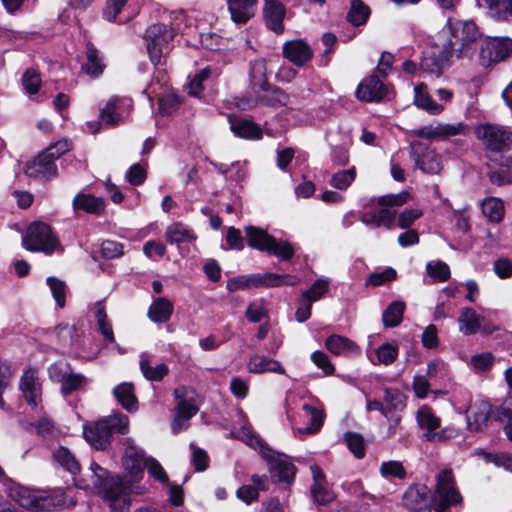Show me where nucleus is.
<instances>
[{
	"label": "nucleus",
	"mask_w": 512,
	"mask_h": 512,
	"mask_svg": "<svg viewBox=\"0 0 512 512\" xmlns=\"http://www.w3.org/2000/svg\"><path fill=\"white\" fill-rule=\"evenodd\" d=\"M405 304L402 301H393L385 309L382 315L383 324L385 327L398 326L403 318Z\"/></svg>",
	"instance_id": "42"
},
{
	"label": "nucleus",
	"mask_w": 512,
	"mask_h": 512,
	"mask_svg": "<svg viewBox=\"0 0 512 512\" xmlns=\"http://www.w3.org/2000/svg\"><path fill=\"white\" fill-rule=\"evenodd\" d=\"M229 123L231 131L239 137L246 139H260L262 137L260 127L250 120L229 117Z\"/></svg>",
	"instance_id": "28"
},
{
	"label": "nucleus",
	"mask_w": 512,
	"mask_h": 512,
	"mask_svg": "<svg viewBox=\"0 0 512 512\" xmlns=\"http://www.w3.org/2000/svg\"><path fill=\"white\" fill-rule=\"evenodd\" d=\"M483 214L494 223H499L504 217V205L500 199L487 198L482 202Z\"/></svg>",
	"instance_id": "45"
},
{
	"label": "nucleus",
	"mask_w": 512,
	"mask_h": 512,
	"mask_svg": "<svg viewBox=\"0 0 512 512\" xmlns=\"http://www.w3.org/2000/svg\"><path fill=\"white\" fill-rule=\"evenodd\" d=\"M165 238L170 244H180L195 241L197 236L182 222H175L166 228Z\"/></svg>",
	"instance_id": "32"
},
{
	"label": "nucleus",
	"mask_w": 512,
	"mask_h": 512,
	"mask_svg": "<svg viewBox=\"0 0 512 512\" xmlns=\"http://www.w3.org/2000/svg\"><path fill=\"white\" fill-rule=\"evenodd\" d=\"M140 370L143 376L149 381H161L169 372L166 364L162 363L155 367L150 365V362L144 356L140 360Z\"/></svg>",
	"instance_id": "46"
},
{
	"label": "nucleus",
	"mask_w": 512,
	"mask_h": 512,
	"mask_svg": "<svg viewBox=\"0 0 512 512\" xmlns=\"http://www.w3.org/2000/svg\"><path fill=\"white\" fill-rule=\"evenodd\" d=\"M302 409L306 413L309 424L305 428H300L298 431L302 434H314L318 432L322 425H323V419H324V413L322 410H319L315 407H312L309 404H304L302 406Z\"/></svg>",
	"instance_id": "41"
},
{
	"label": "nucleus",
	"mask_w": 512,
	"mask_h": 512,
	"mask_svg": "<svg viewBox=\"0 0 512 512\" xmlns=\"http://www.w3.org/2000/svg\"><path fill=\"white\" fill-rule=\"evenodd\" d=\"M86 63L82 66V69L92 77H98L104 71L105 65L99 56L98 50L91 44L88 43L86 47Z\"/></svg>",
	"instance_id": "39"
},
{
	"label": "nucleus",
	"mask_w": 512,
	"mask_h": 512,
	"mask_svg": "<svg viewBox=\"0 0 512 512\" xmlns=\"http://www.w3.org/2000/svg\"><path fill=\"white\" fill-rule=\"evenodd\" d=\"M90 470V481L94 488L102 489L105 492L111 488L109 472L105 468L93 462L90 466Z\"/></svg>",
	"instance_id": "47"
},
{
	"label": "nucleus",
	"mask_w": 512,
	"mask_h": 512,
	"mask_svg": "<svg viewBox=\"0 0 512 512\" xmlns=\"http://www.w3.org/2000/svg\"><path fill=\"white\" fill-rule=\"evenodd\" d=\"M54 334L60 344L64 347H71L80 340V333L75 326L68 324H60L55 327Z\"/></svg>",
	"instance_id": "43"
},
{
	"label": "nucleus",
	"mask_w": 512,
	"mask_h": 512,
	"mask_svg": "<svg viewBox=\"0 0 512 512\" xmlns=\"http://www.w3.org/2000/svg\"><path fill=\"white\" fill-rule=\"evenodd\" d=\"M248 370L251 373L273 372L285 374V369L279 361L258 354L250 357Z\"/></svg>",
	"instance_id": "26"
},
{
	"label": "nucleus",
	"mask_w": 512,
	"mask_h": 512,
	"mask_svg": "<svg viewBox=\"0 0 512 512\" xmlns=\"http://www.w3.org/2000/svg\"><path fill=\"white\" fill-rule=\"evenodd\" d=\"M257 99L270 107H281L287 105L289 95L277 86L269 85L256 94Z\"/></svg>",
	"instance_id": "31"
},
{
	"label": "nucleus",
	"mask_w": 512,
	"mask_h": 512,
	"mask_svg": "<svg viewBox=\"0 0 512 512\" xmlns=\"http://www.w3.org/2000/svg\"><path fill=\"white\" fill-rule=\"evenodd\" d=\"M474 134L488 151L508 154L512 150V132L502 126L491 123L480 124L475 128Z\"/></svg>",
	"instance_id": "6"
},
{
	"label": "nucleus",
	"mask_w": 512,
	"mask_h": 512,
	"mask_svg": "<svg viewBox=\"0 0 512 512\" xmlns=\"http://www.w3.org/2000/svg\"><path fill=\"white\" fill-rule=\"evenodd\" d=\"M258 0H228L231 18L239 24L246 23L255 14Z\"/></svg>",
	"instance_id": "25"
},
{
	"label": "nucleus",
	"mask_w": 512,
	"mask_h": 512,
	"mask_svg": "<svg viewBox=\"0 0 512 512\" xmlns=\"http://www.w3.org/2000/svg\"><path fill=\"white\" fill-rule=\"evenodd\" d=\"M386 95L387 88L376 75H371L362 80L356 90V97L366 102L381 101Z\"/></svg>",
	"instance_id": "16"
},
{
	"label": "nucleus",
	"mask_w": 512,
	"mask_h": 512,
	"mask_svg": "<svg viewBox=\"0 0 512 512\" xmlns=\"http://www.w3.org/2000/svg\"><path fill=\"white\" fill-rule=\"evenodd\" d=\"M173 29L164 23L150 25L144 34L149 58L154 65L165 64V57L171 50Z\"/></svg>",
	"instance_id": "4"
},
{
	"label": "nucleus",
	"mask_w": 512,
	"mask_h": 512,
	"mask_svg": "<svg viewBox=\"0 0 512 512\" xmlns=\"http://www.w3.org/2000/svg\"><path fill=\"white\" fill-rule=\"evenodd\" d=\"M460 501L461 495L455 486L453 471L449 468L443 469L436 475L435 511L444 512Z\"/></svg>",
	"instance_id": "9"
},
{
	"label": "nucleus",
	"mask_w": 512,
	"mask_h": 512,
	"mask_svg": "<svg viewBox=\"0 0 512 512\" xmlns=\"http://www.w3.org/2000/svg\"><path fill=\"white\" fill-rule=\"evenodd\" d=\"M416 418L420 428L426 430L423 438L427 441L442 442L457 435V432L451 428H443L440 431H436L440 427V418L427 406H423L418 410Z\"/></svg>",
	"instance_id": "11"
},
{
	"label": "nucleus",
	"mask_w": 512,
	"mask_h": 512,
	"mask_svg": "<svg viewBox=\"0 0 512 512\" xmlns=\"http://www.w3.org/2000/svg\"><path fill=\"white\" fill-rule=\"evenodd\" d=\"M125 452L122 458L124 469L132 476L138 477L144 472L148 459L142 449L138 448L130 438L125 440Z\"/></svg>",
	"instance_id": "15"
},
{
	"label": "nucleus",
	"mask_w": 512,
	"mask_h": 512,
	"mask_svg": "<svg viewBox=\"0 0 512 512\" xmlns=\"http://www.w3.org/2000/svg\"><path fill=\"white\" fill-rule=\"evenodd\" d=\"M485 319L478 315L472 308H462L459 323L460 331L465 335L475 334L477 331L482 330L485 333H492L494 328L484 324Z\"/></svg>",
	"instance_id": "21"
},
{
	"label": "nucleus",
	"mask_w": 512,
	"mask_h": 512,
	"mask_svg": "<svg viewBox=\"0 0 512 512\" xmlns=\"http://www.w3.org/2000/svg\"><path fill=\"white\" fill-rule=\"evenodd\" d=\"M106 498L109 500L111 508L120 512H124L130 505L129 496L118 488L107 490Z\"/></svg>",
	"instance_id": "48"
},
{
	"label": "nucleus",
	"mask_w": 512,
	"mask_h": 512,
	"mask_svg": "<svg viewBox=\"0 0 512 512\" xmlns=\"http://www.w3.org/2000/svg\"><path fill=\"white\" fill-rule=\"evenodd\" d=\"M300 282V279L292 275H279L275 273H265L263 275H254L252 277L239 276L228 281L227 288L230 291L246 289L249 287H277L281 285L294 286Z\"/></svg>",
	"instance_id": "8"
},
{
	"label": "nucleus",
	"mask_w": 512,
	"mask_h": 512,
	"mask_svg": "<svg viewBox=\"0 0 512 512\" xmlns=\"http://www.w3.org/2000/svg\"><path fill=\"white\" fill-rule=\"evenodd\" d=\"M120 99L112 97L100 111V120L108 126H117L123 122V117L119 112Z\"/></svg>",
	"instance_id": "38"
},
{
	"label": "nucleus",
	"mask_w": 512,
	"mask_h": 512,
	"mask_svg": "<svg viewBox=\"0 0 512 512\" xmlns=\"http://www.w3.org/2000/svg\"><path fill=\"white\" fill-rule=\"evenodd\" d=\"M181 104L180 98L176 94H166L159 98L158 105L162 114L169 115L176 111Z\"/></svg>",
	"instance_id": "58"
},
{
	"label": "nucleus",
	"mask_w": 512,
	"mask_h": 512,
	"mask_svg": "<svg viewBox=\"0 0 512 512\" xmlns=\"http://www.w3.org/2000/svg\"><path fill=\"white\" fill-rule=\"evenodd\" d=\"M370 15V9L362 0H352L347 20L354 26H361L366 23Z\"/></svg>",
	"instance_id": "44"
},
{
	"label": "nucleus",
	"mask_w": 512,
	"mask_h": 512,
	"mask_svg": "<svg viewBox=\"0 0 512 512\" xmlns=\"http://www.w3.org/2000/svg\"><path fill=\"white\" fill-rule=\"evenodd\" d=\"M396 277V270L391 267H388L381 272H375L370 274L369 278L366 280V285H372L374 287H377L386 282H391L395 280Z\"/></svg>",
	"instance_id": "56"
},
{
	"label": "nucleus",
	"mask_w": 512,
	"mask_h": 512,
	"mask_svg": "<svg viewBox=\"0 0 512 512\" xmlns=\"http://www.w3.org/2000/svg\"><path fill=\"white\" fill-rule=\"evenodd\" d=\"M22 85L30 95L36 94L41 85L40 76L33 69H28L22 76Z\"/></svg>",
	"instance_id": "57"
},
{
	"label": "nucleus",
	"mask_w": 512,
	"mask_h": 512,
	"mask_svg": "<svg viewBox=\"0 0 512 512\" xmlns=\"http://www.w3.org/2000/svg\"><path fill=\"white\" fill-rule=\"evenodd\" d=\"M403 505L412 512H430L431 501L425 486H411L403 495Z\"/></svg>",
	"instance_id": "18"
},
{
	"label": "nucleus",
	"mask_w": 512,
	"mask_h": 512,
	"mask_svg": "<svg viewBox=\"0 0 512 512\" xmlns=\"http://www.w3.org/2000/svg\"><path fill=\"white\" fill-rule=\"evenodd\" d=\"M329 283L327 280L318 279L314 282L312 287L304 291L301 295L303 299H307L311 304L319 300L327 291Z\"/></svg>",
	"instance_id": "55"
},
{
	"label": "nucleus",
	"mask_w": 512,
	"mask_h": 512,
	"mask_svg": "<svg viewBox=\"0 0 512 512\" xmlns=\"http://www.w3.org/2000/svg\"><path fill=\"white\" fill-rule=\"evenodd\" d=\"M286 14L285 6L278 0H266L263 8L265 25L270 30L280 34L284 30L283 20Z\"/></svg>",
	"instance_id": "20"
},
{
	"label": "nucleus",
	"mask_w": 512,
	"mask_h": 512,
	"mask_svg": "<svg viewBox=\"0 0 512 512\" xmlns=\"http://www.w3.org/2000/svg\"><path fill=\"white\" fill-rule=\"evenodd\" d=\"M421 148V153L414 150L412 153L413 159L423 172L428 174H438L442 170L441 157L434 151L422 144H418Z\"/></svg>",
	"instance_id": "24"
},
{
	"label": "nucleus",
	"mask_w": 512,
	"mask_h": 512,
	"mask_svg": "<svg viewBox=\"0 0 512 512\" xmlns=\"http://www.w3.org/2000/svg\"><path fill=\"white\" fill-rule=\"evenodd\" d=\"M173 312V304L165 297H159L153 301L148 316L153 322L164 323L169 320Z\"/></svg>",
	"instance_id": "35"
},
{
	"label": "nucleus",
	"mask_w": 512,
	"mask_h": 512,
	"mask_svg": "<svg viewBox=\"0 0 512 512\" xmlns=\"http://www.w3.org/2000/svg\"><path fill=\"white\" fill-rule=\"evenodd\" d=\"M113 394L121 406L128 412H134L138 409V401L132 383L124 382L117 385L113 389Z\"/></svg>",
	"instance_id": "29"
},
{
	"label": "nucleus",
	"mask_w": 512,
	"mask_h": 512,
	"mask_svg": "<svg viewBox=\"0 0 512 512\" xmlns=\"http://www.w3.org/2000/svg\"><path fill=\"white\" fill-rule=\"evenodd\" d=\"M427 274L435 281L444 282L450 277L449 266L442 261H430L426 265Z\"/></svg>",
	"instance_id": "53"
},
{
	"label": "nucleus",
	"mask_w": 512,
	"mask_h": 512,
	"mask_svg": "<svg viewBox=\"0 0 512 512\" xmlns=\"http://www.w3.org/2000/svg\"><path fill=\"white\" fill-rule=\"evenodd\" d=\"M488 175L490 181L498 186L512 183V171L504 168L502 165L500 169L490 170Z\"/></svg>",
	"instance_id": "62"
},
{
	"label": "nucleus",
	"mask_w": 512,
	"mask_h": 512,
	"mask_svg": "<svg viewBox=\"0 0 512 512\" xmlns=\"http://www.w3.org/2000/svg\"><path fill=\"white\" fill-rule=\"evenodd\" d=\"M10 496L21 507L35 512L60 509L64 507L66 501L65 494L61 490L37 496L20 486L10 488Z\"/></svg>",
	"instance_id": "3"
},
{
	"label": "nucleus",
	"mask_w": 512,
	"mask_h": 512,
	"mask_svg": "<svg viewBox=\"0 0 512 512\" xmlns=\"http://www.w3.org/2000/svg\"><path fill=\"white\" fill-rule=\"evenodd\" d=\"M260 445V454L268 464L270 478L274 483H284L290 486L295 480L296 467L289 456L275 451L266 444L257 440Z\"/></svg>",
	"instance_id": "5"
},
{
	"label": "nucleus",
	"mask_w": 512,
	"mask_h": 512,
	"mask_svg": "<svg viewBox=\"0 0 512 512\" xmlns=\"http://www.w3.org/2000/svg\"><path fill=\"white\" fill-rule=\"evenodd\" d=\"M129 430V419L124 414H115L84 426L83 434L87 442L98 450L107 449L115 434H126Z\"/></svg>",
	"instance_id": "1"
},
{
	"label": "nucleus",
	"mask_w": 512,
	"mask_h": 512,
	"mask_svg": "<svg viewBox=\"0 0 512 512\" xmlns=\"http://www.w3.org/2000/svg\"><path fill=\"white\" fill-rule=\"evenodd\" d=\"M380 473L385 478L404 479L406 477V470L399 461L383 462L380 466Z\"/></svg>",
	"instance_id": "54"
},
{
	"label": "nucleus",
	"mask_w": 512,
	"mask_h": 512,
	"mask_svg": "<svg viewBox=\"0 0 512 512\" xmlns=\"http://www.w3.org/2000/svg\"><path fill=\"white\" fill-rule=\"evenodd\" d=\"M126 3L127 0H111L107 2V5L103 10L104 18L109 22L116 21L117 16L120 14Z\"/></svg>",
	"instance_id": "63"
},
{
	"label": "nucleus",
	"mask_w": 512,
	"mask_h": 512,
	"mask_svg": "<svg viewBox=\"0 0 512 512\" xmlns=\"http://www.w3.org/2000/svg\"><path fill=\"white\" fill-rule=\"evenodd\" d=\"M55 461L71 474L80 471V464L75 455L66 447L60 446L53 452Z\"/></svg>",
	"instance_id": "40"
},
{
	"label": "nucleus",
	"mask_w": 512,
	"mask_h": 512,
	"mask_svg": "<svg viewBox=\"0 0 512 512\" xmlns=\"http://www.w3.org/2000/svg\"><path fill=\"white\" fill-rule=\"evenodd\" d=\"M426 85L421 83L414 89V104L429 112L430 114L437 115L443 111V106L436 103L434 99L425 91Z\"/></svg>",
	"instance_id": "34"
},
{
	"label": "nucleus",
	"mask_w": 512,
	"mask_h": 512,
	"mask_svg": "<svg viewBox=\"0 0 512 512\" xmlns=\"http://www.w3.org/2000/svg\"><path fill=\"white\" fill-rule=\"evenodd\" d=\"M455 43L449 41L443 46L438 52H431L426 54L420 63V69L423 72L435 75L439 77L442 70L448 66L451 61L455 58Z\"/></svg>",
	"instance_id": "13"
},
{
	"label": "nucleus",
	"mask_w": 512,
	"mask_h": 512,
	"mask_svg": "<svg viewBox=\"0 0 512 512\" xmlns=\"http://www.w3.org/2000/svg\"><path fill=\"white\" fill-rule=\"evenodd\" d=\"M73 208L75 211L82 210L90 214L99 215L105 209V202L101 197L79 193L73 199Z\"/></svg>",
	"instance_id": "27"
},
{
	"label": "nucleus",
	"mask_w": 512,
	"mask_h": 512,
	"mask_svg": "<svg viewBox=\"0 0 512 512\" xmlns=\"http://www.w3.org/2000/svg\"><path fill=\"white\" fill-rule=\"evenodd\" d=\"M25 172L29 177L45 179L56 177L58 174L55 159H52L46 151L39 154L31 163H28Z\"/></svg>",
	"instance_id": "17"
},
{
	"label": "nucleus",
	"mask_w": 512,
	"mask_h": 512,
	"mask_svg": "<svg viewBox=\"0 0 512 512\" xmlns=\"http://www.w3.org/2000/svg\"><path fill=\"white\" fill-rule=\"evenodd\" d=\"M58 380L62 383L61 392L64 395H69L78 390L86 381L83 375L75 373L63 374L61 379Z\"/></svg>",
	"instance_id": "50"
},
{
	"label": "nucleus",
	"mask_w": 512,
	"mask_h": 512,
	"mask_svg": "<svg viewBox=\"0 0 512 512\" xmlns=\"http://www.w3.org/2000/svg\"><path fill=\"white\" fill-rule=\"evenodd\" d=\"M356 177L355 167L334 173L330 179V185L339 190L347 189Z\"/></svg>",
	"instance_id": "49"
},
{
	"label": "nucleus",
	"mask_w": 512,
	"mask_h": 512,
	"mask_svg": "<svg viewBox=\"0 0 512 512\" xmlns=\"http://www.w3.org/2000/svg\"><path fill=\"white\" fill-rule=\"evenodd\" d=\"M384 406L387 408L388 418L393 411L402 410L405 407V397L398 391L386 389L383 397Z\"/></svg>",
	"instance_id": "51"
},
{
	"label": "nucleus",
	"mask_w": 512,
	"mask_h": 512,
	"mask_svg": "<svg viewBox=\"0 0 512 512\" xmlns=\"http://www.w3.org/2000/svg\"><path fill=\"white\" fill-rule=\"evenodd\" d=\"M453 36L459 41V47L455 48V58H471L476 50L477 42L482 33L473 21H459L452 25Z\"/></svg>",
	"instance_id": "10"
},
{
	"label": "nucleus",
	"mask_w": 512,
	"mask_h": 512,
	"mask_svg": "<svg viewBox=\"0 0 512 512\" xmlns=\"http://www.w3.org/2000/svg\"><path fill=\"white\" fill-rule=\"evenodd\" d=\"M34 372L26 371L20 381V389L23 397L32 407L37 406L38 384Z\"/></svg>",
	"instance_id": "37"
},
{
	"label": "nucleus",
	"mask_w": 512,
	"mask_h": 512,
	"mask_svg": "<svg viewBox=\"0 0 512 512\" xmlns=\"http://www.w3.org/2000/svg\"><path fill=\"white\" fill-rule=\"evenodd\" d=\"M244 231L247 243L251 248L265 251L284 261L293 257L294 248L290 242L282 239L277 240L265 230L255 226H246Z\"/></svg>",
	"instance_id": "2"
},
{
	"label": "nucleus",
	"mask_w": 512,
	"mask_h": 512,
	"mask_svg": "<svg viewBox=\"0 0 512 512\" xmlns=\"http://www.w3.org/2000/svg\"><path fill=\"white\" fill-rule=\"evenodd\" d=\"M491 405L486 401H478L467 411V428L473 432L483 431L491 413Z\"/></svg>",
	"instance_id": "23"
},
{
	"label": "nucleus",
	"mask_w": 512,
	"mask_h": 512,
	"mask_svg": "<svg viewBox=\"0 0 512 512\" xmlns=\"http://www.w3.org/2000/svg\"><path fill=\"white\" fill-rule=\"evenodd\" d=\"M22 244L29 251L51 254L59 242L53 235L50 226L43 222H33L29 225Z\"/></svg>",
	"instance_id": "7"
},
{
	"label": "nucleus",
	"mask_w": 512,
	"mask_h": 512,
	"mask_svg": "<svg viewBox=\"0 0 512 512\" xmlns=\"http://www.w3.org/2000/svg\"><path fill=\"white\" fill-rule=\"evenodd\" d=\"M376 353L380 363L390 365L396 360L398 349L390 343H385L377 349Z\"/></svg>",
	"instance_id": "60"
},
{
	"label": "nucleus",
	"mask_w": 512,
	"mask_h": 512,
	"mask_svg": "<svg viewBox=\"0 0 512 512\" xmlns=\"http://www.w3.org/2000/svg\"><path fill=\"white\" fill-rule=\"evenodd\" d=\"M270 84L266 77V65L262 60L254 61L250 66V86L255 94Z\"/></svg>",
	"instance_id": "36"
},
{
	"label": "nucleus",
	"mask_w": 512,
	"mask_h": 512,
	"mask_svg": "<svg viewBox=\"0 0 512 512\" xmlns=\"http://www.w3.org/2000/svg\"><path fill=\"white\" fill-rule=\"evenodd\" d=\"M101 255L106 259H114L123 255V245L119 242L106 240L101 244Z\"/></svg>",
	"instance_id": "61"
},
{
	"label": "nucleus",
	"mask_w": 512,
	"mask_h": 512,
	"mask_svg": "<svg viewBox=\"0 0 512 512\" xmlns=\"http://www.w3.org/2000/svg\"><path fill=\"white\" fill-rule=\"evenodd\" d=\"M310 469L313 477V484L310 488L313 500L320 505L331 502L334 499V494L328 489L326 477L321 468L313 465Z\"/></svg>",
	"instance_id": "22"
},
{
	"label": "nucleus",
	"mask_w": 512,
	"mask_h": 512,
	"mask_svg": "<svg viewBox=\"0 0 512 512\" xmlns=\"http://www.w3.org/2000/svg\"><path fill=\"white\" fill-rule=\"evenodd\" d=\"M512 55V39L509 37L492 38L481 45L480 64L488 67L493 63L506 60Z\"/></svg>",
	"instance_id": "12"
},
{
	"label": "nucleus",
	"mask_w": 512,
	"mask_h": 512,
	"mask_svg": "<svg viewBox=\"0 0 512 512\" xmlns=\"http://www.w3.org/2000/svg\"><path fill=\"white\" fill-rule=\"evenodd\" d=\"M311 359L318 368L323 370L326 375H332L334 373L335 368L324 352L315 351L312 353Z\"/></svg>",
	"instance_id": "64"
},
{
	"label": "nucleus",
	"mask_w": 512,
	"mask_h": 512,
	"mask_svg": "<svg viewBox=\"0 0 512 512\" xmlns=\"http://www.w3.org/2000/svg\"><path fill=\"white\" fill-rule=\"evenodd\" d=\"M344 441L356 458L362 459L365 456L364 438L361 434L347 432L344 435Z\"/></svg>",
	"instance_id": "52"
},
{
	"label": "nucleus",
	"mask_w": 512,
	"mask_h": 512,
	"mask_svg": "<svg viewBox=\"0 0 512 512\" xmlns=\"http://www.w3.org/2000/svg\"><path fill=\"white\" fill-rule=\"evenodd\" d=\"M325 347L335 355H348L358 352V347L353 341L340 335L329 336L325 341Z\"/></svg>",
	"instance_id": "33"
},
{
	"label": "nucleus",
	"mask_w": 512,
	"mask_h": 512,
	"mask_svg": "<svg viewBox=\"0 0 512 512\" xmlns=\"http://www.w3.org/2000/svg\"><path fill=\"white\" fill-rule=\"evenodd\" d=\"M409 199L410 194L406 191H402L398 194H387L378 197L376 199V203L377 205L382 206V208L376 212L381 226L392 229L396 211L389 207L404 205L409 201Z\"/></svg>",
	"instance_id": "14"
},
{
	"label": "nucleus",
	"mask_w": 512,
	"mask_h": 512,
	"mask_svg": "<svg viewBox=\"0 0 512 512\" xmlns=\"http://www.w3.org/2000/svg\"><path fill=\"white\" fill-rule=\"evenodd\" d=\"M283 55L294 65L302 67L311 60L313 51L305 41L292 40L284 43Z\"/></svg>",
	"instance_id": "19"
},
{
	"label": "nucleus",
	"mask_w": 512,
	"mask_h": 512,
	"mask_svg": "<svg viewBox=\"0 0 512 512\" xmlns=\"http://www.w3.org/2000/svg\"><path fill=\"white\" fill-rule=\"evenodd\" d=\"M47 284L50 287L52 295L60 308L65 306V283L56 277H49Z\"/></svg>",
	"instance_id": "59"
},
{
	"label": "nucleus",
	"mask_w": 512,
	"mask_h": 512,
	"mask_svg": "<svg viewBox=\"0 0 512 512\" xmlns=\"http://www.w3.org/2000/svg\"><path fill=\"white\" fill-rule=\"evenodd\" d=\"M491 17L512 23V0H482Z\"/></svg>",
	"instance_id": "30"
}]
</instances>
